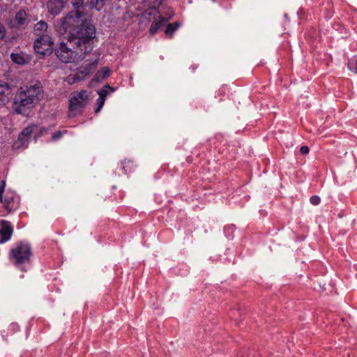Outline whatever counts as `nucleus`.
I'll return each mask as SVG.
<instances>
[{"label":"nucleus","mask_w":357,"mask_h":357,"mask_svg":"<svg viewBox=\"0 0 357 357\" xmlns=\"http://www.w3.org/2000/svg\"><path fill=\"white\" fill-rule=\"evenodd\" d=\"M122 168L125 174H128L134 171L135 165L131 160H125L121 162Z\"/></svg>","instance_id":"18"},{"label":"nucleus","mask_w":357,"mask_h":357,"mask_svg":"<svg viewBox=\"0 0 357 357\" xmlns=\"http://www.w3.org/2000/svg\"><path fill=\"white\" fill-rule=\"evenodd\" d=\"M32 255L30 244L20 242L17 243L10 251L9 257L10 261L22 271H25L23 266L30 262Z\"/></svg>","instance_id":"2"},{"label":"nucleus","mask_w":357,"mask_h":357,"mask_svg":"<svg viewBox=\"0 0 357 357\" xmlns=\"http://www.w3.org/2000/svg\"><path fill=\"white\" fill-rule=\"evenodd\" d=\"M110 74L111 70L109 69V68L105 66L96 73L95 75V79L97 81L102 80L108 77L110 75Z\"/></svg>","instance_id":"16"},{"label":"nucleus","mask_w":357,"mask_h":357,"mask_svg":"<svg viewBox=\"0 0 357 357\" xmlns=\"http://www.w3.org/2000/svg\"><path fill=\"white\" fill-rule=\"evenodd\" d=\"M179 26L180 24L178 22L168 24L165 31V34L169 36L172 35V33L179 27Z\"/></svg>","instance_id":"19"},{"label":"nucleus","mask_w":357,"mask_h":357,"mask_svg":"<svg viewBox=\"0 0 357 357\" xmlns=\"http://www.w3.org/2000/svg\"><path fill=\"white\" fill-rule=\"evenodd\" d=\"M105 5V0H90V8L100 10Z\"/></svg>","instance_id":"21"},{"label":"nucleus","mask_w":357,"mask_h":357,"mask_svg":"<svg viewBox=\"0 0 357 357\" xmlns=\"http://www.w3.org/2000/svg\"><path fill=\"white\" fill-rule=\"evenodd\" d=\"M21 87L35 104H37L43 97V90L38 81L31 82L29 85Z\"/></svg>","instance_id":"8"},{"label":"nucleus","mask_w":357,"mask_h":357,"mask_svg":"<svg viewBox=\"0 0 357 357\" xmlns=\"http://www.w3.org/2000/svg\"><path fill=\"white\" fill-rule=\"evenodd\" d=\"M48 25L46 22L40 20L37 22L33 28V33L38 37H40L43 35L49 34L50 31L47 29Z\"/></svg>","instance_id":"14"},{"label":"nucleus","mask_w":357,"mask_h":357,"mask_svg":"<svg viewBox=\"0 0 357 357\" xmlns=\"http://www.w3.org/2000/svg\"><path fill=\"white\" fill-rule=\"evenodd\" d=\"M76 45H70L68 40L67 43L61 42L56 45L54 48V54L56 58L62 63H77L83 59L82 55H80L81 52L73 50V47ZM82 54H84L82 52Z\"/></svg>","instance_id":"3"},{"label":"nucleus","mask_w":357,"mask_h":357,"mask_svg":"<svg viewBox=\"0 0 357 357\" xmlns=\"http://www.w3.org/2000/svg\"><path fill=\"white\" fill-rule=\"evenodd\" d=\"M10 57L14 63L20 65L25 64L29 61L28 57L24 56L23 54L13 53L11 54Z\"/></svg>","instance_id":"17"},{"label":"nucleus","mask_w":357,"mask_h":357,"mask_svg":"<svg viewBox=\"0 0 357 357\" xmlns=\"http://www.w3.org/2000/svg\"><path fill=\"white\" fill-rule=\"evenodd\" d=\"M36 104L26 94L25 91L20 87L18 89L13 103V110L18 114L24 113L26 109L33 107Z\"/></svg>","instance_id":"5"},{"label":"nucleus","mask_w":357,"mask_h":357,"mask_svg":"<svg viewBox=\"0 0 357 357\" xmlns=\"http://www.w3.org/2000/svg\"><path fill=\"white\" fill-rule=\"evenodd\" d=\"M82 78L80 77V76L79 75V74L77 73V72L76 73H73V74H70L66 78V81L69 84H73L74 83H76V82H80L82 81Z\"/></svg>","instance_id":"20"},{"label":"nucleus","mask_w":357,"mask_h":357,"mask_svg":"<svg viewBox=\"0 0 357 357\" xmlns=\"http://www.w3.org/2000/svg\"><path fill=\"white\" fill-rule=\"evenodd\" d=\"M33 128L34 126H27L21 132L19 135L18 139L14 142L13 146L15 149H20L26 145L33 132Z\"/></svg>","instance_id":"11"},{"label":"nucleus","mask_w":357,"mask_h":357,"mask_svg":"<svg viewBox=\"0 0 357 357\" xmlns=\"http://www.w3.org/2000/svg\"><path fill=\"white\" fill-rule=\"evenodd\" d=\"M12 200H13V199H8L7 198H6L4 199V201L2 200V202H1L3 204L4 208L6 209H7L9 212H10L13 210V206H10V203H11Z\"/></svg>","instance_id":"23"},{"label":"nucleus","mask_w":357,"mask_h":357,"mask_svg":"<svg viewBox=\"0 0 357 357\" xmlns=\"http://www.w3.org/2000/svg\"><path fill=\"white\" fill-rule=\"evenodd\" d=\"M27 14L24 10L21 9L17 11L14 17L9 22V25L12 28L22 29L25 28L28 24Z\"/></svg>","instance_id":"9"},{"label":"nucleus","mask_w":357,"mask_h":357,"mask_svg":"<svg viewBox=\"0 0 357 357\" xmlns=\"http://www.w3.org/2000/svg\"><path fill=\"white\" fill-rule=\"evenodd\" d=\"M108 90H110L111 91H114L109 84H107L98 92L99 96L105 98L108 94Z\"/></svg>","instance_id":"22"},{"label":"nucleus","mask_w":357,"mask_h":357,"mask_svg":"<svg viewBox=\"0 0 357 357\" xmlns=\"http://www.w3.org/2000/svg\"><path fill=\"white\" fill-rule=\"evenodd\" d=\"M309 148L307 146H302L300 149V152L303 155H306L309 153Z\"/></svg>","instance_id":"31"},{"label":"nucleus","mask_w":357,"mask_h":357,"mask_svg":"<svg viewBox=\"0 0 357 357\" xmlns=\"http://www.w3.org/2000/svg\"><path fill=\"white\" fill-rule=\"evenodd\" d=\"M88 98V92L85 90L72 93L69 100L68 116L74 117L79 114L81 109L85 107Z\"/></svg>","instance_id":"4"},{"label":"nucleus","mask_w":357,"mask_h":357,"mask_svg":"<svg viewBox=\"0 0 357 357\" xmlns=\"http://www.w3.org/2000/svg\"><path fill=\"white\" fill-rule=\"evenodd\" d=\"M310 201L312 205H318L320 203L321 199L319 197L314 195L310 197Z\"/></svg>","instance_id":"26"},{"label":"nucleus","mask_w":357,"mask_h":357,"mask_svg":"<svg viewBox=\"0 0 357 357\" xmlns=\"http://www.w3.org/2000/svg\"><path fill=\"white\" fill-rule=\"evenodd\" d=\"M19 326L16 323H12L9 326V330H10L13 333L18 331Z\"/></svg>","instance_id":"30"},{"label":"nucleus","mask_w":357,"mask_h":357,"mask_svg":"<svg viewBox=\"0 0 357 357\" xmlns=\"http://www.w3.org/2000/svg\"><path fill=\"white\" fill-rule=\"evenodd\" d=\"M145 15H153L154 20L152 22L149 32L151 35H154L165 24L169 21L170 17H165L161 15L158 9L153 8L149 9L144 13Z\"/></svg>","instance_id":"7"},{"label":"nucleus","mask_w":357,"mask_h":357,"mask_svg":"<svg viewBox=\"0 0 357 357\" xmlns=\"http://www.w3.org/2000/svg\"><path fill=\"white\" fill-rule=\"evenodd\" d=\"M63 0H49L47 3L48 11L53 15H59L64 6Z\"/></svg>","instance_id":"13"},{"label":"nucleus","mask_w":357,"mask_h":357,"mask_svg":"<svg viewBox=\"0 0 357 357\" xmlns=\"http://www.w3.org/2000/svg\"><path fill=\"white\" fill-rule=\"evenodd\" d=\"M10 92L9 85L5 82L0 81V103L4 104L8 101Z\"/></svg>","instance_id":"15"},{"label":"nucleus","mask_w":357,"mask_h":357,"mask_svg":"<svg viewBox=\"0 0 357 357\" xmlns=\"http://www.w3.org/2000/svg\"><path fill=\"white\" fill-rule=\"evenodd\" d=\"M36 52L41 55H49L53 50V41L49 34L38 37L34 42Z\"/></svg>","instance_id":"6"},{"label":"nucleus","mask_w":357,"mask_h":357,"mask_svg":"<svg viewBox=\"0 0 357 357\" xmlns=\"http://www.w3.org/2000/svg\"><path fill=\"white\" fill-rule=\"evenodd\" d=\"M6 34V28L1 23H0V40L4 39Z\"/></svg>","instance_id":"27"},{"label":"nucleus","mask_w":357,"mask_h":357,"mask_svg":"<svg viewBox=\"0 0 357 357\" xmlns=\"http://www.w3.org/2000/svg\"><path fill=\"white\" fill-rule=\"evenodd\" d=\"M5 185H6L5 181H1L0 182V201L1 202H2V195H3V191H4Z\"/></svg>","instance_id":"29"},{"label":"nucleus","mask_w":357,"mask_h":357,"mask_svg":"<svg viewBox=\"0 0 357 357\" xmlns=\"http://www.w3.org/2000/svg\"><path fill=\"white\" fill-rule=\"evenodd\" d=\"M98 64V59L89 61L78 68L77 72L83 80L90 76L96 70Z\"/></svg>","instance_id":"10"},{"label":"nucleus","mask_w":357,"mask_h":357,"mask_svg":"<svg viewBox=\"0 0 357 357\" xmlns=\"http://www.w3.org/2000/svg\"><path fill=\"white\" fill-rule=\"evenodd\" d=\"M348 68L357 74V59L355 62L349 61L348 63Z\"/></svg>","instance_id":"25"},{"label":"nucleus","mask_w":357,"mask_h":357,"mask_svg":"<svg viewBox=\"0 0 357 357\" xmlns=\"http://www.w3.org/2000/svg\"><path fill=\"white\" fill-rule=\"evenodd\" d=\"M105 100V98H104L102 97H100V96L97 99L96 102H97L98 107L96 108V109L95 111L96 112H98L101 109L102 107L104 105Z\"/></svg>","instance_id":"24"},{"label":"nucleus","mask_w":357,"mask_h":357,"mask_svg":"<svg viewBox=\"0 0 357 357\" xmlns=\"http://www.w3.org/2000/svg\"><path fill=\"white\" fill-rule=\"evenodd\" d=\"M57 31L61 34L68 33L70 45H76L81 52L86 54L92 50L96 29L84 13L79 10L69 12L61 19Z\"/></svg>","instance_id":"1"},{"label":"nucleus","mask_w":357,"mask_h":357,"mask_svg":"<svg viewBox=\"0 0 357 357\" xmlns=\"http://www.w3.org/2000/svg\"><path fill=\"white\" fill-rule=\"evenodd\" d=\"M84 0H72V3L75 8H79L84 3ZM90 2V0H89Z\"/></svg>","instance_id":"28"},{"label":"nucleus","mask_w":357,"mask_h":357,"mask_svg":"<svg viewBox=\"0 0 357 357\" xmlns=\"http://www.w3.org/2000/svg\"><path fill=\"white\" fill-rule=\"evenodd\" d=\"M62 135V133L61 131H57V132H55L54 133H53L52 135V138L53 139H57L59 138H60Z\"/></svg>","instance_id":"32"},{"label":"nucleus","mask_w":357,"mask_h":357,"mask_svg":"<svg viewBox=\"0 0 357 357\" xmlns=\"http://www.w3.org/2000/svg\"><path fill=\"white\" fill-rule=\"evenodd\" d=\"M13 233V227L11 223L6 220H3L1 221V229H0V235L1 236V239L0 240V243H5L9 241Z\"/></svg>","instance_id":"12"}]
</instances>
